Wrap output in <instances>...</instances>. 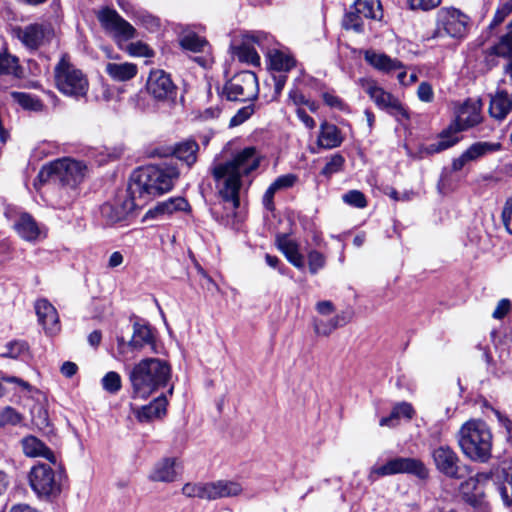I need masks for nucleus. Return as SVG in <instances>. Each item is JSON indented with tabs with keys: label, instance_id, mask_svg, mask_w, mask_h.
<instances>
[{
	"label": "nucleus",
	"instance_id": "f257e3e1",
	"mask_svg": "<svg viewBox=\"0 0 512 512\" xmlns=\"http://www.w3.org/2000/svg\"><path fill=\"white\" fill-rule=\"evenodd\" d=\"M262 159L263 155L256 147L247 146L233 153L230 159L213 166L212 176L219 195L234 210L240 205L239 193L243 178L257 170Z\"/></svg>",
	"mask_w": 512,
	"mask_h": 512
},
{
	"label": "nucleus",
	"instance_id": "f03ea898",
	"mask_svg": "<svg viewBox=\"0 0 512 512\" xmlns=\"http://www.w3.org/2000/svg\"><path fill=\"white\" fill-rule=\"evenodd\" d=\"M179 176L177 166L172 163L137 169L130 176L128 194L144 206L152 198L169 192Z\"/></svg>",
	"mask_w": 512,
	"mask_h": 512
},
{
	"label": "nucleus",
	"instance_id": "7ed1b4c3",
	"mask_svg": "<svg viewBox=\"0 0 512 512\" xmlns=\"http://www.w3.org/2000/svg\"><path fill=\"white\" fill-rule=\"evenodd\" d=\"M171 374V366L167 361L160 358L142 359L129 371L133 397H149L168 384Z\"/></svg>",
	"mask_w": 512,
	"mask_h": 512
},
{
	"label": "nucleus",
	"instance_id": "20e7f679",
	"mask_svg": "<svg viewBox=\"0 0 512 512\" xmlns=\"http://www.w3.org/2000/svg\"><path fill=\"white\" fill-rule=\"evenodd\" d=\"M457 440L462 453L471 461L487 463L490 460L493 436L485 421H466L458 431Z\"/></svg>",
	"mask_w": 512,
	"mask_h": 512
},
{
	"label": "nucleus",
	"instance_id": "39448f33",
	"mask_svg": "<svg viewBox=\"0 0 512 512\" xmlns=\"http://www.w3.org/2000/svg\"><path fill=\"white\" fill-rule=\"evenodd\" d=\"M87 171V166L71 158H61L44 165L38 173L40 182H59L63 186L76 188L80 184Z\"/></svg>",
	"mask_w": 512,
	"mask_h": 512
},
{
	"label": "nucleus",
	"instance_id": "423d86ee",
	"mask_svg": "<svg viewBox=\"0 0 512 512\" xmlns=\"http://www.w3.org/2000/svg\"><path fill=\"white\" fill-rule=\"evenodd\" d=\"M55 83L64 95L79 99L85 97L89 89L87 76L70 62L67 54L62 55L54 69Z\"/></svg>",
	"mask_w": 512,
	"mask_h": 512
},
{
	"label": "nucleus",
	"instance_id": "0eeeda50",
	"mask_svg": "<svg viewBox=\"0 0 512 512\" xmlns=\"http://www.w3.org/2000/svg\"><path fill=\"white\" fill-rule=\"evenodd\" d=\"M493 480L497 485L501 499L505 506L512 505V458L502 461L495 469L487 472H479L461 485L464 489L466 486L472 485L476 487L478 484Z\"/></svg>",
	"mask_w": 512,
	"mask_h": 512
},
{
	"label": "nucleus",
	"instance_id": "6e6552de",
	"mask_svg": "<svg viewBox=\"0 0 512 512\" xmlns=\"http://www.w3.org/2000/svg\"><path fill=\"white\" fill-rule=\"evenodd\" d=\"M29 484L40 498L56 497L61 492L62 473L46 463L34 465L29 472Z\"/></svg>",
	"mask_w": 512,
	"mask_h": 512
},
{
	"label": "nucleus",
	"instance_id": "1a4fd4ad",
	"mask_svg": "<svg viewBox=\"0 0 512 512\" xmlns=\"http://www.w3.org/2000/svg\"><path fill=\"white\" fill-rule=\"evenodd\" d=\"M407 473L424 479L428 475V471L424 463L416 458L395 457L388 460L380 466H373L370 470L368 479L375 481L379 477H385L395 474Z\"/></svg>",
	"mask_w": 512,
	"mask_h": 512
},
{
	"label": "nucleus",
	"instance_id": "9d476101",
	"mask_svg": "<svg viewBox=\"0 0 512 512\" xmlns=\"http://www.w3.org/2000/svg\"><path fill=\"white\" fill-rule=\"evenodd\" d=\"M360 85L379 109L386 111L398 121L409 118L406 108L399 99L385 91L375 80L361 79Z\"/></svg>",
	"mask_w": 512,
	"mask_h": 512
},
{
	"label": "nucleus",
	"instance_id": "9b49d317",
	"mask_svg": "<svg viewBox=\"0 0 512 512\" xmlns=\"http://www.w3.org/2000/svg\"><path fill=\"white\" fill-rule=\"evenodd\" d=\"M468 17L455 8H442L437 13L436 28L430 38L463 37L467 30Z\"/></svg>",
	"mask_w": 512,
	"mask_h": 512
},
{
	"label": "nucleus",
	"instance_id": "f8f14e48",
	"mask_svg": "<svg viewBox=\"0 0 512 512\" xmlns=\"http://www.w3.org/2000/svg\"><path fill=\"white\" fill-rule=\"evenodd\" d=\"M258 91L257 76L251 71H242L234 75L224 87V93L230 101L254 100Z\"/></svg>",
	"mask_w": 512,
	"mask_h": 512
},
{
	"label": "nucleus",
	"instance_id": "ddd939ff",
	"mask_svg": "<svg viewBox=\"0 0 512 512\" xmlns=\"http://www.w3.org/2000/svg\"><path fill=\"white\" fill-rule=\"evenodd\" d=\"M431 455L436 469L451 479H461L469 472L467 465H461L458 454L448 445L432 449Z\"/></svg>",
	"mask_w": 512,
	"mask_h": 512
},
{
	"label": "nucleus",
	"instance_id": "4468645a",
	"mask_svg": "<svg viewBox=\"0 0 512 512\" xmlns=\"http://www.w3.org/2000/svg\"><path fill=\"white\" fill-rule=\"evenodd\" d=\"M97 18L102 27L111 33L118 43L136 37V29L114 9H102L99 11Z\"/></svg>",
	"mask_w": 512,
	"mask_h": 512
},
{
	"label": "nucleus",
	"instance_id": "2eb2a0df",
	"mask_svg": "<svg viewBox=\"0 0 512 512\" xmlns=\"http://www.w3.org/2000/svg\"><path fill=\"white\" fill-rule=\"evenodd\" d=\"M481 99L468 98L456 110L455 120L448 126L455 134L482 123Z\"/></svg>",
	"mask_w": 512,
	"mask_h": 512
},
{
	"label": "nucleus",
	"instance_id": "dca6fc26",
	"mask_svg": "<svg viewBox=\"0 0 512 512\" xmlns=\"http://www.w3.org/2000/svg\"><path fill=\"white\" fill-rule=\"evenodd\" d=\"M278 45L268 47L266 58L268 69L274 85V98L280 95L287 81L288 55L281 51Z\"/></svg>",
	"mask_w": 512,
	"mask_h": 512
},
{
	"label": "nucleus",
	"instance_id": "f3484780",
	"mask_svg": "<svg viewBox=\"0 0 512 512\" xmlns=\"http://www.w3.org/2000/svg\"><path fill=\"white\" fill-rule=\"evenodd\" d=\"M142 207L136 198L128 194V190L122 196H118L113 202L101 206V215L108 223L114 224L127 218L136 208Z\"/></svg>",
	"mask_w": 512,
	"mask_h": 512
},
{
	"label": "nucleus",
	"instance_id": "a211bd4d",
	"mask_svg": "<svg viewBox=\"0 0 512 512\" xmlns=\"http://www.w3.org/2000/svg\"><path fill=\"white\" fill-rule=\"evenodd\" d=\"M146 88L147 92L159 101L173 99L176 95V86L170 75L160 69L150 72Z\"/></svg>",
	"mask_w": 512,
	"mask_h": 512
},
{
	"label": "nucleus",
	"instance_id": "6ab92c4d",
	"mask_svg": "<svg viewBox=\"0 0 512 512\" xmlns=\"http://www.w3.org/2000/svg\"><path fill=\"white\" fill-rule=\"evenodd\" d=\"M53 36V30L50 25L30 24L18 30V38L29 49L36 50Z\"/></svg>",
	"mask_w": 512,
	"mask_h": 512
},
{
	"label": "nucleus",
	"instance_id": "aec40b11",
	"mask_svg": "<svg viewBox=\"0 0 512 512\" xmlns=\"http://www.w3.org/2000/svg\"><path fill=\"white\" fill-rule=\"evenodd\" d=\"M35 311L39 323L45 332L54 335L60 331L59 316L55 307L46 299H39L35 303Z\"/></svg>",
	"mask_w": 512,
	"mask_h": 512
},
{
	"label": "nucleus",
	"instance_id": "412c9836",
	"mask_svg": "<svg viewBox=\"0 0 512 512\" xmlns=\"http://www.w3.org/2000/svg\"><path fill=\"white\" fill-rule=\"evenodd\" d=\"M488 113L491 118L503 121L512 111V96L505 90H497L489 94Z\"/></svg>",
	"mask_w": 512,
	"mask_h": 512
},
{
	"label": "nucleus",
	"instance_id": "4be33fe9",
	"mask_svg": "<svg viewBox=\"0 0 512 512\" xmlns=\"http://www.w3.org/2000/svg\"><path fill=\"white\" fill-rule=\"evenodd\" d=\"M177 466L176 458H163L154 465L149 479L155 482H174L179 475Z\"/></svg>",
	"mask_w": 512,
	"mask_h": 512
},
{
	"label": "nucleus",
	"instance_id": "5701e85b",
	"mask_svg": "<svg viewBox=\"0 0 512 512\" xmlns=\"http://www.w3.org/2000/svg\"><path fill=\"white\" fill-rule=\"evenodd\" d=\"M18 235L26 241H36L41 235V229L29 213H21L14 223Z\"/></svg>",
	"mask_w": 512,
	"mask_h": 512
},
{
	"label": "nucleus",
	"instance_id": "b1692460",
	"mask_svg": "<svg viewBox=\"0 0 512 512\" xmlns=\"http://www.w3.org/2000/svg\"><path fill=\"white\" fill-rule=\"evenodd\" d=\"M199 145L192 138L185 139L176 143L173 147L172 154L180 161L191 168L198 158Z\"/></svg>",
	"mask_w": 512,
	"mask_h": 512
},
{
	"label": "nucleus",
	"instance_id": "393cba45",
	"mask_svg": "<svg viewBox=\"0 0 512 512\" xmlns=\"http://www.w3.org/2000/svg\"><path fill=\"white\" fill-rule=\"evenodd\" d=\"M23 452L28 457H43L49 462L55 464L56 457L54 453L35 436H26L21 440Z\"/></svg>",
	"mask_w": 512,
	"mask_h": 512
},
{
	"label": "nucleus",
	"instance_id": "a878e982",
	"mask_svg": "<svg viewBox=\"0 0 512 512\" xmlns=\"http://www.w3.org/2000/svg\"><path fill=\"white\" fill-rule=\"evenodd\" d=\"M244 489L241 483L233 480H217L210 482L211 501L221 498L237 497Z\"/></svg>",
	"mask_w": 512,
	"mask_h": 512
},
{
	"label": "nucleus",
	"instance_id": "bb28decb",
	"mask_svg": "<svg viewBox=\"0 0 512 512\" xmlns=\"http://www.w3.org/2000/svg\"><path fill=\"white\" fill-rule=\"evenodd\" d=\"M459 142V137L453 132L452 129L447 127L438 136V140L434 143L424 145L420 148V153L423 155H433L440 153L453 147Z\"/></svg>",
	"mask_w": 512,
	"mask_h": 512
},
{
	"label": "nucleus",
	"instance_id": "cd10ccee",
	"mask_svg": "<svg viewBox=\"0 0 512 512\" xmlns=\"http://www.w3.org/2000/svg\"><path fill=\"white\" fill-rule=\"evenodd\" d=\"M128 346L137 351L142 350L146 346H150L151 350L155 352L154 336L151 328L145 324L134 323L133 335L128 342Z\"/></svg>",
	"mask_w": 512,
	"mask_h": 512
},
{
	"label": "nucleus",
	"instance_id": "c85d7f7f",
	"mask_svg": "<svg viewBox=\"0 0 512 512\" xmlns=\"http://www.w3.org/2000/svg\"><path fill=\"white\" fill-rule=\"evenodd\" d=\"M189 208L187 200L183 197H174L159 202L153 209H150L147 216L156 218L159 216H170L174 212L186 211Z\"/></svg>",
	"mask_w": 512,
	"mask_h": 512
},
{
	"label": "nucleus",
	"instance_id": "c756f323",
	"mask_svg": "<svg viewBox=\"0 0 512 512\" xmlns=\"http://www.w3.org/2000/svg\"><path fill=\"white\" fill-rule=\"evenodd\" d=\"M105 72L114 81L125 82L133 79L138 73L136 64L124 62H109L105 66Z\"/></svg>",
	"mask_w": 512,
	"mask_h": 512
},
{
	"label": "nucleus",
	"instance_id": "7c9ffc66",
	"mask_svg": "<svg viewBox=\"0 0 512 512\" xmlns=\"http://www.w3.org/2000/svg\"><path fill=\"white\" fill-rule=\"evenodd\" d=\"M365 60L374 68L386 73L400 70L403 67L400 61L392 59L383 53L367 51L365 54Z\"/></svg>",
	"mask_w": 512,
	"mask_h": 512
},
{
	"label": "nucleus",
	"instance_id": "2f4dec72",
	"mask_svg": "<svg viewBox=\"0 0 512 512\" xmlns=\"http://www.w3.org/2000/svg\"><path fill=\"white\" fill-rule=\"evenodd\" d=\"M167 400L165 396H159L151 403L143 406L137 412V418L140 422H150L160 418L166 413Z\"/></svg>",
	"mask_w": 512,
	"mask_h": 512
},
{
	"label": "nucleus",
	"instance_id": "473e14b6",
	"mask_svg": "<svg viewBox=\"0 0 512 512\" xmlns=\"http://www.w3.org/2000/svg\"><path fill=\"white\" fill-rule=\"evenodd\" d=\"M318 143L321 147L331 149L342 143V137L338 127L334 124L323 122L320 127Z\"/></svg>",
	"mask_w": 512,
	"mask_h": 512
},
{
	"label": "nucleus",
	"instance_id": "72a5a7b5",
	"mask_svg": "<svg viewBox=\"0 0 512 512\" xmlns=\"http://www.w3.org/2000/svg\"><path fill=\"white\" fill-rule=\"evenodd\" d=\"M353 9L366 19L381 20L383 9L380 0H356Z\"/></svg>",
	"mask_w": 512,
	"mask_h": 512
},
{
	"label": "nucleus",
	"instance_id": "f704fd0d",
	"mask_svg": "<svg viewBox=\"0 0 512 512\" xmlns=\"http://www.w3.org/2000/svg\"><path fill=\"white\" fill-rule=\"evenodd\" d=\"M233 54L239 61L254 66L260 65V56L257 51L244 39V42L236 47H233Z\"/></svg>",
	"mask_w": 512,
	"mask_h": 512
},
{
	"label": "nucleus",
	"instance_id": "c9c22d12",
	"mask_svg": "<svg viewBox=\"0 0 512 512\" xmlns=\"http://www.w3.org/2000/svg\"><path fill=\"white\" fill-rule=\"evenodd\" d=\"M502 148L499 142H476L472 144L465 152L471 161H475L489 153L500 151Z\"/></svg>",
	"mask_w": 512,
	"mask_h": 512
},
{
	"label": "nucleus",
	"instance_id": "e433bc0d",
	"mask_svg": "<svg viewBox=\"0 0 512 512\" xmlns=\"http://www.w3.org/2000/svg\"><path fill=\"white\" fill-rule=\"evenodd\" d=\"M182 493L190 498H200L211 501L210 482L206 483H186L182 487Z\"/></svg>",
	"mask_w": 512,
	"mask_h": 512
},
{
	"label": "nucleus",
	"instance_id": "4c0bfd02",
	"mask_svg": "<svg viewBox=\"0 0 512 512\" xmlns=\"http://www.w3.org/2000/svg\"><path fill=\"white\" fill-rule=\"evenodd\" d=\"M11 97L21 107L31 111H41L44 107L42 102L35 96L24 92H12Z\"/></svg>",
	"mask_w": 512,
	"mask_h": 512
},
{
	"label": "nucleus",
	"instance_id": "58836bf2",
	"mask_svg": "<svg viewBox=\"0 0 512 512\" xmlns=\"http://www.w3.org/2000/svg\"><path fill=\"white\" fill-rule=\"evenodd\" d=\"M180 44L184 49L192 52H204L205 48L208 47V42L195 33L184 35L180 40Z\"/></svg>",
	"mask_w": 512,
	"mask_h": 512
},
{
	"label": "nucleus",
	"instance_id": "ea45409f",
	"mask_svg": "<svg viewBox=\"0 0 512 512\" xmlns=\"http://www.w3.org/2000/svg\"><path fill=\"white\" fill-rule=\"evenodd\" d=\"M250 44H256L266 54L268 47H274L278 45L275 43L274 38L265 32L257 31L252 32L244 37Z\"/></svg>",
	"mask_w": 512,
	"mask_h": 512
},
{
	"label": "nucleus",
	"instance_id": "a19ab883",
	"mask_svg": "<svg viewBox=\"0 0 512 512\" xmlns=\"http://www.w3.org/2000/svg\"><path fill=\"white\" fill-rule=\"evenodd\" d=\"M512 13V0H500L495 11L494 17L489 25V29L493 30Z\"/></svg>",
	"mask_w": 512,
	"mask_h": 512
},
{
	"label": "nucleus",
	"instance_id": "79ce46f5",
	"mask_svg": "<svg viewBox=\"0 0 512 512\" xmlns=\"http://www.w3.org/2000/svg\"><path fill=\"white\" fill-rule=\"evenodd\" d=\"M32 423L40 430H45L50 426L47 409L42 404H35L31 408Z\"/></svg>",
	"mask_w": 512,
	"mask_h": 512
},
{
	"label": "nucleus",
	"instance_id": "37998d69",
	"mask_svg": "<svg viewBox=\"0 0 512 512\" xmlns=\"http://www.w3.org/2000/svg\"><path fill=\"white\" fill-rule=\"evenodd\" d=\"M19 69L18 59L6 51L0 53V74L17 75Z\"/></svg>",
	"mask_w": 512,
	"mask_h": 512
},
{
	"label": "nucleus",
	"instance_id": "c03bdc74",
	"mask_svg": "<svg viewBox=\"0 0 512 512\" xmlns=\"http://www.w3.org/2000/svg\"><path fill=\"white\" fill-rule=\"evenodd\" d=\"M288 187V175H283L279 177L275 182H273L263 197V204L268 210H273L272 199L275 192L281 188Z\"/></svg>",
	"mask_w": 512,
	"mask_h": 512
},
{
	"label": "nucleus",
	"instance_id": "a18cd8bd",
	"mask_svg": "<svg viewBox=\"0 0 512 512\" xmlns=\"http://www.w3.org/2000/svg\"><path fill=\"white\" fill-rule=\"evenodd\" d=\"M102 387L110 394H116L122 387L121 377L117 372L110 371L101 380Z\"/></svg>",
	"mask_w": 512,
	"mask_h": 512
},
{
	"label": "nucleus",
	"instance_id": "49530a36",
	"mask_svg": "<svg viewBox=\"0 0 512 512\" xmlns=\"http://www.w3.org/2000/svg\"><path fill=\"white\" fill-rule=\"evenodd\" d=\"M342 200L349 206L363 209L367 206L366 196L359 190H350L342 195Z\"/></svg>",
	"mask_w": 512,
	"mask_h": 512
},
{
	"label": "nucleus",
	"instance_id": "de8ad7c7",
	"mask_svg": "<svg viewBox=\"0 0 512 512\" xmlns=\"http://www.w3.org/2000/svg\"><path fill=\"white\" fill-rule=\"evenodd\" d=\"M345 163V159L340 154H334L327 161L325 166L321 170V174L325 177H331L333 174L342 170Z\"/></svg>",
	"mask_w": 512,
	"mask_h": 512
},
{
	"label": "nucleus",
	"instance_id": "09e8293b",
	"mask_svg": "<svg viewBox=\"0 0 512 512\" xmlns=\"http://www.w3.org/2000/svg\"><path fill=\"white\" fill-rule=\"evenodd\" d=\"M473 488L475 491L472 493L463 492V499L470 506L483 511L487 506L485 501V494L483 491L478 490L476 487Z\"/></svg>",
	"mask_w": 512,
	"mask_h": 512
},
{
	"label": "nucleus",
	"instance_id": "8fccbe9b",
	"mask_svg": "<svg viewBox=\"0 0 512 512\" xmlns=\"http://www.w3.org/2000/svg\"><path fill=\"white\" fill-rule=\"evenodd\" d=\"M363 19H365L364 16L353 9V11H350L345 15L343 25L346 29H353L357 32H361L363 30Z\"/></svg>",
	"mask_w": 512,
	"mask_h": 512
},
{
	"label": "nucleus",
	"instance_id": "3c124183",
	"mask_svg": "<svg viewBox=\"0 0 512 512\" xmlns=\"http://www.w3.org/2000/svg\"><path fill=\"white\" fill-rule=\"evenodd\" d=\"M126 51L129 55L135 56V57H153L154 52L153 50L145 43L138 41L130 43Z\"/></svg>",
	"mask_w": 512,
	"mask_h": 512
},
{
	"label": "nucleus",
	"instance_id": "603ef678",
	"mask_svg": "<svg viewBox=\"0 0 512 512\" xmlns=\"http://www.w3.org/2000/svg\"><path fill=\"white\" fill-rule=\"evenodd\" d=\"M22 416L12 407H6L0 411V426L17 425Z\"/></svg>",
	"mask_w": 512,
	"mask_h": 512
},
{
	"label": "nucleus",
	"instance_id": "864d4df0",
	"mask_svg": "<svg viewBox=\"0 0 512 512\" xmlns=\"http://www.w3.org/2000/svg\"><path fill=\"white\" fill-rule=\"evenodd\" d=\"M322 98L324 103L330 108L337 109L343 112L350 111L349 106L340 97L333 93L325 92L322 94Z\"/></svg>",
	"mask_w": 512,
	"mask_h": 512
},
{
	"label": "nucleus",
	"instance_id": "5fc2aeb1",
	"mask_svg": "<svg viewBox=\"0 0 512 512\" xmlns=\"http://www.w3.org/2000/svg\"><path fill=\"white\" fill-rule=\"evenodd\" d=\"M325 265V257L318 251H310L308 254V268L311 274H316Z\"/></svg>",
	"mask_w": 512,
	"mask_h": 512
},
{
	"label": "nucleus",
	"instance_id": "6e6d98bb",
	"mask_svg": "<svg viewBox=\"0 0 512 512\" xmlns=\"http://www.w3.org/2000/svg\"><path fill=\"white\" fill-rule=\"evenodd\" d=\"M254 113V108L252 105H248L242 107L237 111V113L230 119V127H236L244 123L250 116Z\"/></svg>",
	"mask_w": 512,
	"mask_h": 512
},
{
	"label": "nucleus",
	"instance_id": "4d7b16f0",
	"mask_svg": "<svg viewBox=\"0 0 512 512\" xmlns=\"http://www.w3.org/2000/svg\"><path fill=\"white\" fill-rule=\"evenodd\" d=\"M408 4L412 10L428 11L438 7L441 0H408Z\"/></svg>",
	"mask_w": 512,
	"mask_h": 512
},
{
	"label": "nucleus",
	"instance_id": "13d9d810",
	"mask_svg": "<svg viewBox=\"0 0 512 512\" xmlns=\"http://www.w3.org/2000/svg\"><path fill=\"white\" fill-rule=\"evenodd\" d=\"M290 263L300 270L305 268V257L298 252L296 243L290 240Z\"/></svg>",
	"mask_w": 512,
	"mask_h": 512
},
{
	"label": "nucleus",
	"instance_id": "bf43d9fd",
	"mask_svg": "<svg viewBox=\"0 0 512 512\" xmlns=\"http://www.w3.org/2000/svg\"><path fill=\"white\" fill-rule=\"evenodd\" d=\"M8 351L4 354L11 358H17L22 353L28 350V345L24 341H14L7 345Z\"/></svg>",
	"mask_w": 512,
	"mask_h": 512
},
{
	"label": "nucleus",
	"instance_id": "052dcab7",
	"mask_svg": "<svg viewBox=\"0 0 512 512\" xmlns=\"http://www.w3.org/2000/svg\"><path fill=\"white\" fill-rule=\"evenodd\" d=\"M393 410H394V412H397V415L399 416L400 419L403 417V418L410 420L413 418L414 413H415L412 405L407 402H401V403L396 404L393 407Z\"/></svg>",
	"mask_w": 512,
	"mask_h": 512
},
{
	"label": "nucleus",
	"instance_id": "680f3d73",
	"mask_svg": "<svg viewBox=\"0 0 512 512\" xmlns=\"http://www.w3.org/2000/svg\"><path fill=\"white\" fill-rule=\"evenodd\" d=\"M418 98L423 102H431L434 98L432 86L428 82H422L417 89Z\"/></svg>",
	"mask_w": 512,
	"mask_h": 512
},
{
	"label": "nucleus",
	"instance_id": "e2e57ef3",
	"mask_svg": "<svg viewBox=\"0 0 512 512\" xmlns=\"http://www.w3.org/2000/svg\"><path fill=\"white\" fill-rule=\"evenodd\" d=\"M336 328L337 327H334L332 319L328 323H325L322 320H316L314 323V329L318 335L328 336Z\"/></svg>",
	"mask_w": 512,
	"mask_h": 512
},
{
	"label": "nucleus",
	"instance_id": "0e129e2a",
	"mask_svg": "<svg viewBox=\"0 0 512 512\" xmlns=\"http://www.w3.org/2000/svg\"><path fill=\"white\" fill-rule=\"evenodd\" d=\"M511 303L508 299H502L498 302L494 312L492 313V316L495 319H502L505 317V315L510 310Z\"/></svg>",
	"mask_w": 512,
	"mask_h": 512
},
{
	"label": "nucleus",
	"instance_id": "69168bd1",
	"mask_svg": "<svg viewBox=\"0 0 512 512\" xmlns=\"http://www.w3.org/2000/svg\"><path fill=\"white\" fill-rule=\"evenodd\" d=\"M399 421H400V418L397 415V412H394V410L392 409L391 413L388 416L382 417L380 419L379 425L381 427L393 428L399 424Z\"/></svg>",
	"mask_w": 512,
	"mask_h": 512
},
{
	"label": "nucleus",
	"instance_id": "338daca9",
	"mask_svg": "<svg viewBox=\"0 0 512 512\" xmlns=\"http://www.w3.org/2000/svg\"><path fill=\"white\" fill-rule=\"evenodd\" d=\"M221 114V109L218 106L209 107L200 112L199 118L202 120L216 119Z\"/></svg>",
	"mask_w": 512,
	"mask_h": 512
},
{
	"label": "nucleus",
	"instance_id": "774afa93",
	"mask_svg": "<svg viewBox=\"0 0 512 512\" xmlns=\"http://www.w3.org/2000/svg\"><path fill=\"white\" fill-rule=\"evenodd\" d=\"M316 310L321 315H330L334 312V305L329 300L319 301L316 304Z\"/></svg>",
	"mask_w": 512,
	"mask_h": 512
}]
</instances>
